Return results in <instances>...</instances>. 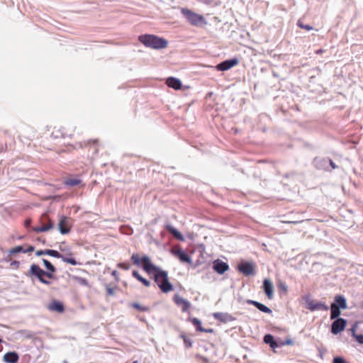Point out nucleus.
<instances>
[{
  "label": "nucleus",
  "mask_w": 363,
  "mask_h": 363,
  "mask_svg": "<svg viewBox=\"0 0 363 363\" xmlns=\"http://www.w3.org/2000/svg\"><path fill=\"white\" fill-rule=\"evenodd\" d=\"M2 342V340L0 338V342Z\"/></svg>",
  "instance_id": "49"
},
{
  "label": "nucleus",
  "mask_w": 363,
  "mask_h": 363,
  "mask_svg": "<svg viewBox=\"0 0 363 363\" xmlns=\"http://www.w3.org/2000/svg\"><path fill=\"white\" fill-rule=\"evenodd\" d=\"M47 308L52 312L62 313L65 311V306L62 302L57 300H52L47 305Z\"/></svg>",
  "instance_id": "13"
},
{
  "label": "nucleus",
  "mask_w": 363,
  "mask_h": 363,
  "mask_svg": "<svg viewBox=\"0 0 363 363\" xmlns=\"http://www.w3.org/2000/svg\"><path fill=\"white\" fill-rule=\"evenodd\" d=\"M117 274H118V272H117L116 271H113V272H112V275H113V277H116V276L117 275Z\"/></svg>",
  "instance_id": "46"
},
{
  "label": "nucleus",
  "mask_w": 363,
  "mask_h": 363,
  "mask_svg": "<svg viewBox=\"0 0 363 363\" xmlns=\"http://www.w3.org/2000/svg\"><path fill=\"white\" fill-rule=\"evenodd\" d=\"M347 324V320L342 318L335 319L331 325V333L337 335L344 330Z\"/></svg>",
  "instance_id": "10"
},
{
  "label": "nucleus",
  "mask_w": 363,
  "mask_h": 363,
  "mask_svg": "<svg viewBox=\"0 0 363 363\" xmlns=\"http://www.w3.org/2000/svg\"><path fill=\"white\" fill-rule=\"evenodd\" d=\"M117 267L123 270H128L130 268V264L128 262H121L117 264Z\"/></svg>",
  "instance_id": "33"
},
{
  "label": "nucleus",
  "mask_w": 363,
  "mask_h": 363,
  "mask_svg": "<svg viewBox=\"0 0 363 363\" xmlns=\"http://www.w3.org/2000/svg\"><path fill=\"white\" fill-rule=\"evenodd\" d=\"M132 274L133 277L140 281L145 286L148 287L150 286V281L143 278L138 271H133Z\"/></svg>",
  "instance_id": "23"
},
{
  "label": "nucleus",
  "mask_w": 363,
  "mask_h": 363,
  "mask_svg": "<svg viewBox=\"0 0 363 363\" xmlns=\"http://www.w3.org/2000/svg\"><path fill=\"white\" fill-rule=\"evenodd\" d=\"M355 328H356V327H355V325H354V326H352V328H351V331H352V335H353L354 333H355Z\"/></svg>",
  "instance_id": "45"
},
{
  "label": "nucleus",
  "mask_w": 363,
  "mask_h": 363,
  "mask_svg": "<svg viewBox=\"0 0 363 363\" xmlns=\"http://www.w3.org/2000/svg\"><path fill=\"white\" fill-rule=\"evenodd\" d=\"M264 341L267 343V344H269L270 345V347L274 348L275 347L277 346V342L274 341V337L272 335H266L264 337Z\"/></svg>",
  "instance_id": "28"
},
{
  "label": "nucleus",
  "mask_w": 363,
  "mask_h": 363,
  "mask_svg": "<svg viewBox=\"0 0 363 363\" xmlns=\"http://www.w3.org/2000/svg\"><path fill=\"white\" fill-rule=\"evenodd\" d=\"M174 300L175 303L181 308L183 312H189L191 304L187 300L183 298L182 296H174Z\"/></svg>",
  "instance_id": "16"
},
{
  "label": "nucleus",
  "mask_w": 363,
  "mask_h": 363,
  "mask_svg": "<svg viewBox=\"0 0 363 363\" xmlns=\"http://www.w3.org/2000/svg\"><path fill=\"white\" fill-rule=\"evenodd\" d=\"M213 318L223 323L233 321L235 318L227 313L217 312L213 313Z\"/></svg>",
  "instance_id": "15"
},
{
  "label": "nucleus",
  "mask_w": 363,
  "mask_h": 363,
  "mask_svg": "<svg viewBox=\"0 0 363 363\" xmlns=\"http://www.w3.org/2000/svg\"><path fill=\"white\" fill-rule=\"evenodd\" d=\"M180 337L184 340V345L186 348H189L192 346L191 340H190V338L186 337L185 335L182 334L180 335Z\"/></svg>",
  "instance_id": "32"
},
{
  "label": "nucleus",
  "mask_w": 363,
  "mask_h": 363,
  "mask_svg": "<svg viewBox=\"0 0 363 363\" xmlns=\"http://www.w3.org/2000/svg\"><path fill=\"white\" fill-rule=\"evenodd\" d=\"M62 259L65 262L71 264L72 265H76L77 264L76 260L72 257H65L62 256Z\"/></svg>",
  "instance_id": "35"
},
{
  "label": "nucleus",
  "mask_w": 363,
  "mask_h": 363,
  "mask_svg": "<svg viewBox=\"0 0 363 363\" xmlns=\"http://www.w3.org/2000/svg\"><path fill=\"white\" fill-rule=\"evenodd\" d=\"M213 267L220 274H224L229 269V266L226 262L220 260L215 261Z\"/></svg>",
  "instance_id": "17"
},
{
  "label": "nucleus",
  "mask_w": 363,
  "mask_h": 363,
  "mask_svg": "<svg viewBox=\"0 0 363 363\" xmlns=\"http://www.w3.org/2000/svg\"><path fill=\"white\" fill-rule=\"evenodd\" d=\"M166 84L169 87L173 88L175 90H179L182 88L181 81L172 77L167 79Z\"/></svg>",
  "instance_id": "19"
},
{
  "label": "nucleus",
  "mask_w": 363,
  "mask_h": 363,
  "mask_svg": "<svg viewBox=\"0 0 363 363\" xmlns=\"http://www.w3.org/2000/svg\"><path fill=\"white\" fill-rule=\"evenodd\" d=\"M172 252L181 262L189 264L191 262V257L182 249L173 250Z\"/></svg>",
  "instance_id": "18"
},
{
  "label": "nucleus",
  "mask_w": 363,
  "mask_h": 363,
  "mask_svg": "<svg viewBox=\"0 0 363 363\" xmlns=\"http://www.w3.org/2000/svg\"><path fill=\"white\" fill-rule=\"evenodd\" d=\"M35 255L37 256H40L42 255H46L45 250H38V251L36 252Z\"/></svg>",
  "instance_id": "38"
},
{
  "label": "nucleus",
  "mask_w": 363,
  "mask_h": 363,
  "mask_svg": "<svg viewBox=\"0 0 363 363\" xmlns=\"http://www.w3.org/2000/svg\"><path fill=\"white\" fill-rule=\"evenodd\" d=\"M133 363H138V362L137 361H134Z\"/></svg>",
  "instance_id": "48"
},
{
  "label": "nucleus",
  "mask_w": 363,
  "mask_h": 363,
  "mask_svg": "<svg viewBox=\"0 0 363 363\" xmlns=\"http://www.w3.org/2000/svg\"><path fill=\"white\" fill-rule=\"evenodd\" d=\"M92 143L94 145H98L99 141H98V140H94L89 141V143Z\"/></svg>",
  "instance_id": "42"
},
{
  "label": "nucleus",
  "mask_w": 363,
  "mask_h": 363,
  "mask_svg": "<svg viewBox=\"0 0 363 363\" xmlns=\"http://www.w3.org/2000/svg\"><path fill=\"white\" fill-rule=\"evenodd\" d=\"M167 230L179 240H184L183 235L171 225H166Z\"/></svg>",
  "instance_id": "21"
},
{
  "label": "nucleus",
  "mask_w": 363,
  "mask_h": 363,
  "mask_svg": "<svg viewBox=\"0 0 363 363\" xmlns=\"http://www.w3.org/2000/svg\"><path fill=\"white\" fill-rule=\"evenodd\" d=\"M131 306L134 308L140 311H150V307L147 306H143L138 303H133L131 304Z\"/></svg>",
  "instance_id": "30"
},
{
  "label": "nucleus",
  "mask_w": 363,
  "mask_h": 363,
  "mask_svg": "<svg viewBox=\"0 0 363 363\" xmlns=\"http://www.w3.org/2000/svg\"><path fill=\"white\" fill-rule=\"evenodd\" d=\"M347 307V301L344 296H335V302L330 305V318H339L340 309H345Z\"/></svg>",
  "instance_id": "3"
},
{
  "label": "nucleus",
  "mask_w": 363,
  "mask_h": 363,
  "mask_svg": "<svg viewBox=\"0 0 363 363\" xmlns=\"http://www.w3.org/2000/svg\"><path fill=\"white\" fill-rule=\"evenodd\" d=\"M306 303L307 304V308L311 310V311H328V306L325 303H323L320 301H315L313 300H311L309 296H306Z\"/></svg>",
  "instance_id": "9"
},
{
  "label": "nucleus",
  "mask_w": 363,
  "mask_h": 363,
  "mask_svg": "<svg viewBox=\"0 0 363 363\" xmlns=\"http://www.w3.org/2000/svg\"><path fill=\"white\" fill-rule=\"evenodd\" d=\"M151 274L158 288L162 293L167 294L173 290V285L169 281L167 272L157 266H152Z\"/></svg>",
  "instance_id": "1"
},
{
  "label": "nucleus",
  "mask_w": 363,
  "mask_h": 363,
  "mask_svg": "<svg viewBox=\"0 0 363 363\" xmlns=\"http://www.w3.org/2000/svg\"><path fill=\"white\" fill-rule=\"evenodd\" d=\"M353 337L359 344H363V335H357L356 333H354Z\"/></svg>",
  "instance_id": "36"
},
{
  "label": "nucleus",
  "mask_w": 363,
  "mask_h": 363,
  "mask_svg": "<svg viewBox=\"0 0 363 363\" xmlns=\"http://www.w3.org/2000/svg\"><path fill=\"white\" fill-rule=\"evenodd\" d=\"M263 289L266 295H272L273 284L269 279H265L263 281Z\"/></svg>",
  "instance_id": "22"
},
{
  "label": "nucleus",
  "mask_w": 363,
  "mask_h": 363,
  "mask_svg": "<svg viewBox=\"0 0 363 363\" xmlns=\"http://www.w3.org/2000/svg\"><path fill=\"white\" fill-rule=\"evenodd\" d=\"M323 52H324V50H322V49H319V50H317L315 51V53H316V54H318V55H320V54H322Z\"/></svg>",
  "instance_id": "43"
},
{
  "label": "nucleus",
  "mask_w": 363,
  "mask_h": 363,
  "mask_svg": "<svg viewBox=\"0 0 363 363\" xmlns=\"http://www.w3.org/2000/svg\"><path fill=\"white\" fill-rule=\"evenodd\" d=\"M330 164L333 169L337 168V165L333 162L332 160H330Z\"/></svg>",
  "instance_id": "41"
},
{
  "label": "nucleus",
  "mask_w": 363,
  "mask_h": 363,
  "mask_svg": "<svg viewBox=\"0 0 363 363\" xmlns=\"http://www.w3.org/2000/svg\"><path fill=\"white\" fill-rule=\"evenodd\" d=\"M298 26L302 28L306 29V30H312V27L308 25H303L301 21H298Z\"/></svg>",
  "instance_id": "37"
},
{
  "label": "nucleus",
  "mask_w": 363,
  "mask_h": 363,
  "mask_svg": "<svg viewBox=\"0 0 363 363\" xmlns=\"http://www.w3.org/2000/svg\"><path fill=\"white\" fill-rule=\"evenodd\" d=\"M23 251H24V250L23 249L22 246H16V247L11 249L9 252H10V254L13 255V254H16V253L23 252Z\"/></svg>",
  "instance_id": "34"
},
{
  "label": "nucleus",
  "mask_w": 363,
  "mask_h": 363,
  "mask_svg": "<svg viewBox=\"0 0 363 363\" xmlns=\"http://www.w3.org/2000/svg\"><path fill=\"white\" fill-rule=\"evenodd\" d=\"M18 358V354L16 352H9L4 355L3 359L6 363H16Z\"/></svg>",
  "instance_id": "20"
},
{
  "label": "nucleus",
  "mask_w": 363,
  "mask_h": 363,
  "mask_svg": "<svg viewBox=\"0 0 363 363\" xmlns=\"http://www.w3.org/2000/svg\"><path fill=\"white\" fill-rule=\"evenodd\" d=\"M190 321L196 328V331L202 332L204 330V328L201 327V322L197 318H193Z\"/></svg>",
  "instance_id": "29"
},
{
  "label": "nucleus",
  "mask_w": 363,
  "mask_h": 363,
  "mask_svg": "<svg viewBox=\"0 0 363 363\" xmlns=\"http://www.w3.org/2000/svg\"><path fill=\"white\" fill-rule=\"evenodd\" d=\"M30 274L32 276H35L38 278V279L44 284H50V281L46 279H52L51 278V273L47 272L42 269L37 264H32L30 268Z\"/></svg>",
  "instance_id": "6"
},
{
  "label": "nucleus",
  "mask_w": 363,
  "mask_h": 363,
  "mask_svg": "<svg viewBox=\"0 0 363 363\" xmlns=\"http://www.w3.org/2000/svg\"><path fill=\"white\" fill-rule=\"evenodd\" d=\"M73 130L67 128L66 127H59L57 128H55V130L52 132V135L55 138H67L72 137L73 135Z\"/></svg>",
  "instance_id": "12"
},
{
  "label": "nucleus",
  "mask_w": 363,
  "mask_h": 363,
  "mask_svg": "<svg viewBox=\"0 0 363 363\" xmlns=\"http://www.w3.org/2000/svg\"><path fill=\"white\" fill-rule=\"evenodd\" d=\"M213 328H208V329H206L204 328V330H203L202 332L203 333H213Z\"/></svg>",
  "instance_id": "39"
},
{
  "label": "nucleus",
  "mask_w": 363,
  "mask_h": 363,
  "mask_svg": "<svg viewBox=\"0 0 363 363\" xmlns=\"http://www.w3.org/2000/svg\"><path fill=\"white\" fill-rule=\"evenodd\" d=\"M238 59H235V58L231 59V60L223 61L221 63L218 64L216 66V68L219 71H225V70H228V69H230L231 67L235 66L236 65H238Z\"/></svg>",
  "instance_id": "14"
},
{
  "label": "nucleus",
  "mask_w": 363,
  "mask_h": 363,
  "mask_svg": "<svg viewBox=\"0 0 363 363\" xmlns=\"http://www.w3.org/2000/svg\"><path fill=\"white\" fill-rule=\"evenodd\" d=\"M131 260L134 264L137 266H142L144 271H145L148 274H151L152 266H155L153 264L150 260V258L147 256L140 257L138 254H133L131 256Z\"/></svg>",
  "instance_id": "4"
},
{
  "label": "nucleus",
  "mask_w": 363,
  "mask_h": 363,
  "mask_svg": "<svg viewBox=\"0 0 363 363\" xmlns=\"http://www.w3.org/2000/svg\"><path fill=\"white\" fill-rule=\"evenodd\" d=\"M249 303L253 304L255 306H256L259 311L264 312V313H270L272 312L271 309L269 308L268 307H267L266 306H264V304L262 303H260L257 301H248Z\"/></svg>",
  "instance_id": "24"
},
{
  "label": "nucleus",
  "mask_w": 363,
  "mask_h": 363,
  "mask_svg": "<svg viewBox=\"0 0 363 363\" xmlns=\"http://www.w3.org/2000/svg\"><path fill=\"white\" fill-rule=\"evenodd\" d=\"M30 222L29 221H26V225H29Z\"/></svg>",
  "instance_id": "47"
},
{
  "label": "nucleus",
  "mask_w": 363,
  "mask_h": 363,
  "mask_svg": "<svg viewBox=\"0 0 363 363\" xmlns=\"http://www.w3.org/2000/svg\"><path fill=\"white\" fill-rule=\"evenodd\" d=\"M238 269L245 276H251L255 274V266L251 262H245L239 264Z\"/></svg>",
  "instance_id": "8"
},
{
  "label": "nucleus",
  "mask_w": 363,
  "mask_h": 363,
  "mask_svg": "<svg viewBox=\"0 0 363 363\" xmlns=\"http://www.w3.org/2000/svg\"><path fill=\"white\" fill-rule=\"evenodd\" d=\"M277 292L279 294H285L287 292V286L281 280H279L277 284Z\"/></svg>",
  "instance_id": "27"
},
{
  "label": "nucleus",
  "mask_w": 363,
  "mask_h": 363,
  "mask_svg": "<svg viewBox=\"0 0 363 363\" xmlns=\"http://www.w3.org/2000/svg\"><path fill=\"white\" fill-rule=\"evenodd\" d=\"M45 253L48 255L56 257V258H62V256L60 255L59 252L54 250H45Z\"/></svg>",
  "instance_id": "31"
},
{
  "label": "nucleus",
  "mask_w": 363,
  "mask_h": 363,
  "mask_svg": "<svg viewBox=\"0 0 363 363\" xmlns=\"http://www.w3.org/2000/svg\"><path fill=\"white\" fill-rule=\"evenodd\" d=\"M43 262L44 263L45 267L48 269L47 272L51 273V278L52 279L54 277L53 274L55 272L56 269L55 267L47 259H43Z\"/></svg>",
  "instance_id": "26"
},
{
  "label": "nucleus",
  "mask_w": 363,
  "mask_h": 363,
  "mask_svg": "<svg viewBox=\"0 0 363 363\" xmlns=\"http://www.w3.org/2000/svg\"><path fill=\"white\" fill-rule=\"evenodd\" d=\"M138 40L145 47L155 50L165 48L168 45V42L166 39L150 34L140 35Z\"/></svg>",
  "instance_id": "2"
},
{
  "label": "nucleus",
  "mask_w": 363,
  "mask_h": 363,
  "mask_svg": "<svg viewBox=\"0 0 363 363\" xmlns=\"http://www.w3.org/2000/svg\"><path fill=\"white\" fill-rule=\"evenodd\" d=\"M181 12L186 17L187 21L193 26H198L201 23H206L203 16L194 13V11L189 9L183 8L181 9Z\"/></svg>",
  "instance_id": "5"
},
{
  "label": "nucleus",
  "mask_w": 363,
  "mask_h": 363,
  "mask_svg": "<svg viewBox=\"0 0 363 363\" xmlns=\"http://www.w3.org/2000/svg\"><path fill=\"white\" fill-rule=\"evenodd\" d=\"M82 180L79 178H68L65 181V184L69 186H74L80 184Z\"/></svg>",
  "instance_id": "25"
},
{
  "label": "nucleus",
  "mask_w": 363,
  "mask_h": 363,
  "mask_svg": "<svg viewBox=\"0 0 363 363\" xmlns=\"http://www.w3.org/2000/svg\"><path fill=\"white\" fill-rule=\"evenodd\" d=\"M71 227L70 218L65 216H61L58 223L60 232L62 234H67L69 233Z\"/></svg>",
  "instance_id": "11"
},
{
  "label": "nucleus",
  "mask_w": 363,
  "mask_h": 363,
  "mask_svg": "<svg viewBox=\"0 0 363 363\" xmlns=\"http://www.w3.org/2000/svg\"><path fill=\"white\" fill-rule=\"evenodd\" d=\"M34 250V247L33 246H29L28 248L23 251L24 253L33 252Z\"/></svg>",
  "instance_id": "40"
},
{
  "label": "nucleus",
  "mask_w": 363,
  "mask_h": 363,
  "mask_svg": "<svg viewBox=\"0 0 363 363\" xmlns=\"http://www.w3.org/2000/svg\"><path fill=\"white\" fill-rule=\"evenodd\" d=\"M79 283L82 284L86 285V281L85 279H81L79 280Z\"/></svg>",
  "instance_id": "44"
},
{
  "label": "nucleus",
  "mask_w": 363,
  "mask_h": 363,
  "mask_svg": "<svg viewBox=\"0 0 363 363\" xmlns=\"http://www.w3.org/2000/svg\"><path fill=\"white\" fill-rule=\"evenodd\" d=\"M40 220L42 222L41 225L35 226L33 228V230L35 233L45 232L54 227L53 222L48 218L46 213L41 216Z\"/></svg>",
  "instance_id": "7"
}]
</instances>
